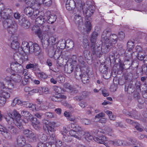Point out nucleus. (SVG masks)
<instances>
[{
  "instance_id": "nucleus-4",
  "label": "nucleus",
  "mask_w": 147,
  "mask_h": 147,
  "mask_svg": "<svg viewBox=\"0 0 147 147\" xmlns=\"http://www.w3.org/2000/svg\"><path fill=\"white\" fill-rule=\"evenodd\" d=\"M111 34V30L110 29H107L104 30L102 32L101 35V41L104 42L107 49L109 48L112 43H109V37Z\"/></svg>"
},
{
  "instance_id": "nucleus-15",
  "label": "nucleus",
  "mask_w": 147,
  "mask_h": 147,
  "mask_svg": "<svg viewBox=\"0 0 147 147\" xmlns=\"http://www.w3.org/2000/svg\"><path fill=\"white\" fill-rule=\"evenodd\" d=\"M29 3L33 9H34L36 10V12L38 13L37 14H38L39 12L38 11V9H40L41 5L36 2V0H30L29 1Z\"/></svg>"
},
{
  "instance_id": "nucleus-50",
  "label": "nucleus",
  "mask_w": 147,
  "mask_h": 147,
  "mask_svg": "<svg viewBox=\"0 0 147 147\" xmlns=\"http://www.w3.org/2000/svg\"><path fill=\"white\" fill-rule=\"evenodd\" d=\"M80 121L82 124L84 125H89L90 123V121L87 119H80Z\"/></svg>"
},
{
  "instance_id": "nucleus-58",
  "label": "nucleus",
  "mask_w": 147,
  "mask_h": 147,
  "mask_svg": "<svg viewBox=\"0 0 147 147\" xmlns=\"http://www.w3.org/2000/svg\"><path fill=\"white\" fill-rule=\"evenodd\" d=\"M28 138L31 139L33 141H36L37 139V135L32 132Z\"/></svg>"
},
{
  "instance_id": "nucleus-63",
  "label": "nucleus",
  "mask_w": 147,
  "mask_h": 147,
  "mask_svg": "<svg viewBox=\"0 0 147 147\" xmlns=\"http://www.w3.org/2000/svg\"><path fill=\"white\" fill-rule=\"evenodd\" d=\"M40 108L41 110H46L48 108V104L47 103L42 104L40 106Z\"/></svg>"
},
{
  "instance_id": "nucleus-34",
  "label": "nucleus",
  "mask_w": 147,
  "mask_h": 147,
  "mask_svg": "<svg viewBox=\"0 0 147 147\" xmlns=\"http://www.w3.org/2000/svg\"><path fill=\"white\" fill-rule=\"evenodd\" d=\"M84 135L86 139L88 141H90V140H94V137L91 134V133H89L88 132H86L84 134H84L83 135Z\"/></svg>"
},
{
  "instance_id": "nucleus-41",
  "label": "nucleus",
  "mask_w": 147,
  "mask_h": 147,
  "mask_svg": "<svg viewBox=\"0 0 147 147\" xmlns=\"http://www.w3.org/2000/svg\"><path fill=\"white\" fill-rule=\"evenodd\" d=\"M134 43L131 41H129L127 44V48L126 50L128 51H132L134 48Z\"/></svg>"
},
{
  "instance_id": "nucleus-60",
  "label": "nucleus",
  "mask_w": 147,
  "mask_h": 147,
  "mask_svg": "<svg viewBox=\"0 0 147 147\" xmlns=\"http://www.w3.org/2000/svg\"><path fill=\"white\" fill-rule=\"evenodd\" d=\"M57 80L58 82L62 83L64 81L65 79L63 76L61 75H59L57 78Z\"/></svg>"
},
{
  "instance_id": "nucleus-59",
  "label": "nucleus",
  "mask_w": 147,
  "mask_h": 147,
  "mask_svg": "<svg viewBox=\"0 0 147 147\" xmlns=\"http://www.w3.org/2000/svg\"><path fill=\"white\" fill-rule=\"evenodd\" d=\"M5 85H7V86H6L9 89H13L14 87V84L12 82H11L6 83L5 84Z\"/></svg>"
},
{
  "instance_id": "nucleus-21",
  "label": "nucleus",
  "mask_w": 147,
  "mask_h": 147,
  "mask_svg": "<svg viewBox=\"0 0 147 147\" xmlns=\"http://www.w3.org/2000/svg\"><path fill=\"white\" fill-rule=\"evenodd\" d=\"M133 60H131V59H125L124 61L123 62V65L124 66V67H123V66L121 67V68L122 69H123L124 68H129L131 67V65L133 63Z\"/></svg>"
},
{
  "instance_id": "nucleus-46",
  "label": "nucleus",
  "mask_w": 147,
  "mask_h": 147,
  "mask_svg": "<svg viewBox=\"0 0 147 147\" xmlns=\"http://www.w3.org/2000/svg\"><path fill=\"white\" fill-rule=\"evenodd\" d=\"M28 59V56L25 53L20 58L19 62L20 63H22L25 61L27 60Z\"/></svg>"
},
{
  "instance_id": "nucleus-3",
  "label": "nucleus",
  "mask_w": 147,
  "mask_h": 147,
  "mask_svg": "<svg viewBox=\"0 0 147 147\" xmlns=\"http://www.w3.org/2000/svg\"><path fill=\"white\" fill-rule=\"evenodd\" d=\"M98 34L96 32H92L90 39L91 42L90 50L93 55L96 54L98 52V50L97 49L100 48V46L96 47V42Z\"/></svg>"
},
{
  "instance_id": "nucleus-20",
  "label": "nucleus",
  "mask_w": 147,
  "mask_h": 147,
  "mask_svg": "<svg viewBox=\"0 0 147 147\" xmlns=\"http://www.w3.org/2000/svg\"><path fill=\"white\" fill-rule=\"evenodd\" d=\"M71 127L78 134L82 136L84 134V132L82 131V127L78 125H72Z\"/></svg>"
},
{
  "instance_id": "nucleus-57",
  "label": "nucleus",
  "mask_w": 147,
  "mask_h": 147,
  "mask_svg": "<svg viewBox=\"0 0 147 147\" xmlns=\"http://www.w3.org/2000/svg\"><path fill=\"white\" fill-rule=\"evenodd\" d=\"M93 132L94 133V135L98 136L99 135H100V134L102 132V129L100 128L94 129Z\"/></svg>"
},
{
  "instance_id": "nucleus-42",
  "label": "nucleus",
  "mask_w": 147,
  "mask_h": 147,
  "mask_svg": "<svg viewBox=\"0 0 147 147\" xmlns=\"http://www.w3.org/2000/svg\"><path fill=\"white\" fill-rule=\"evenodd\" d=\"M82 82L84 84H86L88 83L89 81L88 76L87 74H84L82 75L81 79Z\"/></svg>"
},
{
  "instance_id": "nucleus-9",
  "label": "nucleus",
  "mask_w": 147,
  "mask_h": 147,
  "mask_svg": "<svg viewBox=\"0 0 147 147\" xmlns=\"http://www.w3.org/2000/svg\"><path fill=\"white\" fill-rule=\"evenodd\" d=\"M22 64L15 62H13L11 64V68L12 70L16 72L21 73L24 70L22 66L21 65Z\"/></svg>"
},
{
  "instance_id": "nucleus-22",
  "label": "nucleus",
  "mask_w": 147,
  "mask_h": 147,
  "mask_svg": "<svg viewBox=\"0 0 147 147\" xmlns=\"http://www.w3.org/2000/svg\"><path fill=\"white\" fill-rule=\"evenodd\" d=\"M46 21L45 18L43 16H40L38 17L36 19L35 21L36 24L38 25H41L42 26V25Z\"/></svg>"
},
{
  "instance_id": "nucleus-7",
  "label": "nucleus",
  "mask_w": 147,
  "mask_h": 147,
  "mask_svg": "<svg viewBox=\"0 0 147 147\" xmlns=\"http://www.w3.org/2000/svg\"><path fill=\"white\" fill-rule=\"evenodd\" d=\"M5 87L3 83L0 81V88L1 89L0 90V95L6 100L10 97V94L8 90L5 88Z\"/></svg>"
},
{
  "instance_id": "nucleus-13",
  "label": "nucleus",
  "mask_w": 147,
  "mask_h": 147,
  "mask_svg": "<svg viewBox=\"0 0 147 147\" xmlns=\"http://www.w3.org/2000/svg\"><path fill=\"white\" fill-rule=\"evenodd\" d=\"M76 4L74 0H67L66 3V8L68 10H72L76 7Z\"/></svg>"
},
{
  "instance_id": "nucleus-23",
  "label": "nucleus",
  "mask_w": 147,
  "mask_h": 147,
  "mask_svg": "<svg viewBox=\"0 0 147 147\" xmlns=\"http://www.w3.org/2000/svg\"><path fill=\"white\" fill-rule=\"evenodd\" d=\"M55 125V123L53 122H49L46 125V127L49 132H53L55 131L54 128Z\"/></svg>"
},
{
  "instance_id": "nucleus-37",
  "label": "nucleus",
  "mask_w": 147,
  "mask_h": 147,
  "mask_svg": "<svg viewBox=\"0 0 147 147\" xmlns=\"http://www.w3.org/2000/svg\"><path fill=\"white\" fill-rule=\"evenodd\" d=\"M37 65H38L35 63H30L27 65L26 68L27 69H31L33 71H36V70Z\"/></svg>"
},
{
  "instance_id": "nucleus-54",
  "label": "nucleus",
  "mask_w": 147,
  "mask_h": 147,
  "mask_svg": "<svg viewBox=\"0 0 147 147\" xmlns=\"http://www.w3.org/2000/svg\"><path fill=\"white\" fill-rule=\"evenodd\" d=\"M81 17L79 15L76 16L75 20L76 22H79V24L80 25L82 24Z\"/></svg>"
},
{
  "instance_id": "nucleus-53",
  "label": "nucleus",
  "mask_w": 147,
  "mask_h": 147,
  "mask_svg": "<svg viewBox=\"0 0 147 147\" xmlns=\"http://www.w3.org/2000/svg\"><path fill=\"white\" fill-rule=\"evenodd\" d=\"M145 55L142 52L138 53L137 57L138 59L140 60H142L144 58Z\"/></svg>"
},
{
  "instance_id": "nucleus-61",
  "label": "nucleus",
  "mask_w": 147,
  "mask_h": 147,
  "mask_svg": "<svg viewBox=\"0 0 147 147\" xmlns=\"http://www.w3.org/2000/svg\"><path fill=\"white\" fill-rule=\"evenodd\" d=\"M64 142L59 140H57L56 143V146L57 147H63Z\"/></svg>"
},
{
  "instance_id": "nucleus-6",
  "label": "nucleus",
  "mask_w": 147,
  "mask_h": 147,
  "mask_svg": "<svg viewBox=\"0 0 147 147\" xmlns=\"http://www.w3.org/2000/svg\"><path fill=\"white\" fill-rule=\"evenodd\" d=\"M57 49L56 45H51L49 47L48 53L50 57H53L55 59L59 58L60 55L59 53H56Z\"/></svg>"
},
{
  "instance_id": "nucleus-31",
  "label": "nucleus",
  "mask_w": 147,
  "mask_h": 147,
  "mask_svg": "<svg viewBox=\"0 0 147 147\" xmlns=\"http://www.w3.org/2000/svg\"><path fill=\"white\" fill-rule=\"evenodd\" d=\"M134 54V52L131 51H128L126 50L125 53V59L133 60V54Z\"/></svg>"
},
{
  "instance_id": "nucleus-16",
  "label": "nucleus",
  "mask_w": 147,
  "mask_h": 147,
  "mask_svg": "<svg viewBox=\"0 0 147 147\" xmlns=\"http://www.w3.org/2000/svg\"><path fill=\"white\" fill-rule=\"evenodd\" d=\"M95 9V7L94 5H90L88 7L85 13L83 11V13L85 14L86 17H88L93 14Z\"/></svg>"
},
{
  "instance_id": "nucleus-51",
  "label": "nucleus",
  "mask_w": 147,
  "mask_h": 147,
  "mask_svg": "<svg viewBox=\"0 0 147 147\" xmlns=\"http://www.w3.org/2000/svg\"><path fill=\"white\" fill-rule=\"evenodd\" d=\"M23 132L25 136L28 138L29 136L32 134V132L28 129H26L24 130Z\"/></svg>"
},
{
  "instance_id": "nucleus-38",
  "label": "nucleus",
  "mask_w": 147,
  "mask_h": 147,
  "mask_svg": "<svg viewBox=\"0 0 147 147\" xmlns=\"http://www.w3.org/2000/svg\"><path fill=\"white\" fill-rule=\"evenodd\" d=\"M36 33L40 40H43L45 39V34L42 33L40 29H38L36 31Z\"/></svg>"
},
{
  "instance_id": "nucleus-12",
  "label": "nucleus",
  "mask_w": 147,
  "mask_h": 147,
  "mask_svg": "<svg viewBox=\"0 0 147 147\" xmlns=\"http://www.w3.org/2000/svg\"><path fill=\"white\" fill-rule=\"evenodd\" d=\"M32 42H27L24 41L22 42V44L21 51H22L24 53H29L30 47L32 45Z\"/></svg>"
},
{
  "instance_id": "nucleus-36",
  "label": "nucleus",
  "mask_w": 147,
  "mask_h": 147,
  "mask_svg": "<svg viewBox=\"0 0 147 147\" xmlns=\"http://www.w3.org/2000/svg\"><path fill=\"white\" fill-rule=\"evenodd\" d=\"M37 76L38 77L42 80H45L47 77V75L43 72H37Z\"/></svg>"
},
{
  "instance_id": "nucleus-62",
  "label": "nucleus",
  "mask_w": 147,
  "mask_h": 147,
  "mask_svg": "<svg viewBox=\"0 0 147 147\" xmlns=\"http://www.w3.org/2000/svg\"><path fill=\"white\" fill-rule=\"evenodd\" d=\"M6 100V99H5L0 95V107H1L4 105Z\"/></svg>"
},
{
  "instance_id": "nucleus-14",
  "label": "nucleus",
  "mask_w": 147,
  "mask_h": 147,
  "mask_svg": "<svg viewBox=\"0 0 147 147\" xmlns=\"http://www.w3.org/2000/svg\"><path fill=\"white\" fill-rule=\"evenodd\" d=\"M24 13L26 15H28L29 16H31L32 17V15L36 18L37 14V13H35V12H34V9L31 7H27L25 8L24 9Z\"/></svg>"
},
{
  "instance_id": "nucleus-24",
  "label": "nucleus",
  "mask_w": 147,
  "mask_h": 147,
  "mask_svg": "<svg viewBox=\"0 0 147 147\" xmlns=\"http://www.w3.org/2000/svg\"><path fill=\"white\" fill-rule=\"evenodd\" d=\"M80 68L77 67L75 71V78L78 80H81L82 76V73L81 72Z\"/></svg>"
},
{
  "instance_id": "nucleus-5",
  "label": "nucleus",
  "mask_w": 147,
  "mask_h": 147,
  "mask_svg": "<svg viewBox=\"0 0 147 147\" xmlns=\"http://www.w3.org/2000/svg\"><path fill=\"white\" fill-rule=\"evenodd\" d=\"M13 14L11 9L9 8L3 7L1 9L0 11V15L2 16V18L6 20L8 19H10L11 17Z\"/></svg>"
},
{
  "instance_id": "nucleus-33",
  "label": "nucleus",
  "mask_w": 147,
  "mask_h": 147,
  "mask_svg": "<svg viewBox=\"0 0 147 147\" xmlns=\"http://www.w3.org/2000/svg\"><path fill=\"white\" fill-rule=\"evenodd\" d=\"M13 80L15 82L20 83L22 79V77L18 74L13 75L12 77Z\"/></svg>"
},
{
  "instance_id": "nucleus-52",
  "label": "nucleus",
  "mask_w": 147,
  "mask_h": 147,
  "mask_svg": "<svg viewBox=\"0 0 147 147\" xmlns=\"http://www.w3.org/2000/svg\"><path fill=\"white\" fill-rule=\"evenodd\" d=\"M105 133L109 136H111L113 135V131L112 129L109 127H107L105 128Z\"/></svg>"
},
{
  "instance_id": "nucleus-32",
  "label": "nucleus",
  "mask_w": 147,
  "mask_h": 147,
  "mask_svg": "<svg viewBox=\"0 0 147 147\" xmlns=\"http://www.w3.org/2000/svg\"><path fill=\"white\" fill-rule=\"evenodd\" d=\"M22 22H20L21 26L25 29L28 28L30 26V23L29 21L26 20L25 18L22 19Z\"/></svg>"
},
{
  "instance_id": "nucleus-30",
  "label": "nucleus",
  "mask_w": 147,
  "mask_h": 147,
  "mask_svg": "<svg viewBox=\"0 0 147 147\" xmlns=\"http://www.w3.org/2000/svg\"><path fill=\"white\" fill-rule=\"evenodd\" d=\"M17 142L18 145L19 146L24 145L26 142L25 138L23 136H18L17 140Z\"/></svg>"
},
{
  "instance_id": "nucleus-28",
  "label": "nucleus",
  "mask_w": 147,
  "mask_h": 147,
  "mask_svg": "<svg viewBox=\"0 0 147 147\" xmlns=\"http://www.w3.org/2000/svg\"><path fill=\"white\" fill-rule=\"evenodd\" d=\"M110 36V38L108 42H109V44L111 43H112L111 47L113 46V44H114L116 43L118 36L115 34H113L111 35Z\"/></svg>"
},
{
  "instance_id": "nucleus-11",
  "label": "nucleus",
  "mask_w": 147,
  "mask_h": 147,
  "mask_svg": "<svg viewBox=\"0 0 147 147\" xmlns=\"http://www.w3.org/2000/svg\"><path fill=\"white\" fill-rule=\"evenodd\" d=\"M108 69V67L106 65L103 64L100 65L99 68V71L103 74V77L106 79H108L110 77V76L107 71Z\"/></svg>"
},
{
  "instance_id": "nucleus-2",
  "label": "nucleus",
  "mask_w": 147,
  "mask_h": 147,
  "mask_svg": "<svg viewBox=\"0 0 147 147\" xmlns=\"http://www.w3.org/2000/svg\"><path fill=\"white\" fill-rule=\"evenodd\" d=\"M8 131L13 135H15L17 132V130L16 128L13 126L8 127V129H7L0 125V134L7 139H10L11 137V134Z\"/></svg>"
},
{
  "instance_id": "nucleus-19",
  "label": "nucleus",
  "mask_w": 147,
  "mask_h": 147,
  "mask_svg": "<svg viewBox=\"0 0 147 147\" xmlns=\"http://www.w3.org/2000/svg\"><path fill=\"white\" fill-rule=\"evenodd\" d=\"M94 140L97 143L105 144V142L107 140L106 137L105 136H101L98 137H94Z\"/></svg>"
},
{
  "instance_id": "nucleus-35",
  "label": "nucleus",
  "mask_w": 147,
  "mask_h": 147,
  "mask_svg": "<svg viewBox=\"0 0 147 147\" xmlns=\"http://www.w3.org/2000/svg\"><path fill=\"white\" fill-rule=\"evenodd\" d=\"M78 61L79 65H78V67L81 68L84 67L86 65L85 62L84 61L83 57L82 56H80L78 57Z\"/></svg>"
},
{
  "instance_id": "nucleus-29",
  "label": "nucleus",
  "mask_w": 147,
  "mask_h": 147,
  "mask_svg": "<svg viewBox=\"0 0 147 147\" xmlns=\"http://www.w3.org/2000/svg\"><path fill=\"white\" fill-rule=\"evenodd\" d=\"M69 134L72 136L80 140L82 137L81 135L79 134L78 132H77L72 129L69 132Z\"/></svg>"
},
{
  "instance_id": "nucleus-26",
  "label": "nucleus",
  "mask_w": 147,
  "mask_h": 147,
  "mask_svg": "<svg viewBox=\"0 0 147 147\" xmlns=\"http://www.w3.org/2000/svg\"><path fill=\"white\" fill-rule=\"evenodd\" d=\"M56 16L55 15L50 14L47 17V21L49 24H51L56 20Z\"/></svg>"
},
{
  "instance_id": "nucleus-10",
  "label": "nucleus",
  "mask_w": 147,
  "mask_h": 147,
  "mask_svg": "<svg viewBox=\"0 0 147 147\" xmlns=\"http://www.w3.org/2000/svg\"><path fill=\"white\" fill-rule=\"evenodd\" d=\"M21 114L26 119V120H24V122H25V123H27L28 121H30L31 122H32L33 121H34V118L28 111L23 110L21 111Z\"/></svg>"
},
{
  "instance_id": "nucleus-1",
  "label": "nucleus",
  "mask_w": 147,
  "mask_h": 147,
  "mask_svg": "<svg viewBox=\"0 0 147 147\" xmlns=\"http://www.w3.org/2000/svg\"><path fill=\"white\" fill-rule=\"evenodd\" d=\"M3 25L5 28H7L8 33L13 34L17 30L18 26L15 21H13L11 19L4 20Z\"/></svg>"
},
{
  "instance_id": "nucleus-40",
  "label": "nucleus",
  "mask_w": 147,
  "mask_h": 147,
  "mask_svg": "<svg viewBox=\"0 0 147 147\" xmlns=\"http://www.w3.org/2000/svg\"><path fill=\"white\" fill-rule=\"evenodd\" d=\"M11 114H12L13 118L14 117L16 120L21 118V115L16 110H14Z\"/></svg>"
},
{
  "instance_id": "nucleus-8",
  "label": "nucleus",
  "mask_w": 147,
  "mask_h": 147,
  "mask_svg": "<svg viewBox=\"0 0 147 147\" xmlns=\"http://www.w3.org/2000/svg\"><path fill=\"white\" fill-rule=\"evenodd\" d=\"M30 48L29 53H30L34 54L36 56L42 54L40 47L36 43H34V44L32 43Z\"/></svg>"
},
{
  "instance_id": "nucleus-25",
  "label": "nucleus",
  "mask_w": 147,
  "mask_h": 147,
  "mask_svg": "<svg viewBox=\"0 0 147 147\" xmlns=\"http://www.w3.org/2000/svg\"><path fill=\"white\" fill-rule=\"evenodd\" d=\"M14 118L13 115L10 113L8 114V115L6 116L5 119L8 123L10 125H13L14 123Z\"/></svg>"
},
{
  "instance_id": "nucleus-27",
  "label": "nucleus",
  "mask_w": 147,
  "mask_h": 147,
  "mask_svg": "<svg viewBox=\"0 0 147 147\" xmlns=\"http://www.w3.org/2000/svg\"><path fill=\"white\" fill-rule=\"evenodd\" d=\"M132 84L129 83H126L125 84V90L129 93H132L134 92L133 89H132Z\"/></svg>"
},
{
  "instance_id": "nucleus-64",
  "label": "nucleus",
  "mask_w": 147,
  "mask_h": 147,
  "mask_svg": "<svg viewBox=\"0 0 147 147\" xmlns=\"http://www.w3.org/2000/svg\"><path fill=\"white\" fill-rule=\"evenodd\" d=\"M125 36V35L124 33L122 31H121L119 33L118 37L119 39L122 40L124 38Z\"/></svg>"
},
{
  "instance_id": "nucleus-56",
  "label": "nucleus",
  "mask_w": 147,
  "mask_h": 147,
  "mask_svg": "<svg viewBox=\"0 0 147 147\" xmlns=\"http://www.w3.org/2000/svg\"><path fill=\"white\" fill-rule=\"evenodd\" d=\"M52 3L51 0H44L43 4L45 6L49 7L50 6Z\"/></svg>"
},
{
  "instance_id": "nucleus-39",
  "label": "nucleus",
  "mask_w": 147,
  "mask_h": 147,
  "mask_svg": "<svg viewBox=\"0 0 147 147\" xmlns=\"http://www.w3.org/2000/svg\"><path fill=\"white\" fill-rule=\"evenodd\" d=\"M73 70V65H65V71L67 73H71Z\"/></svg>"
},
{
  "instance_id": "nucleus-49",
  "label": "nucleus",
  "mask_w": 147,
  "mask_h": 147,
  "mask_svg": "<svg viewBox=\"0 0 147 147\" xmlns=\"http://www.w3.org/2000/svg\"><path fill=\"white\" fill-rule=\"evenodd\" d=\"M59 94L53 95L50 97L51 100L54 101H59Z\"/></svg>"
},
{
  "instance_id": "nucleus-47",
  "label": "nucleus",
  "mask_w": 147,
  "mask_h": 147,
  "mask_svg": "<svg viewBox=\"0 0 147 147\" xmlns=\"http://www.w3.org/2000/svg\"><path fill=\"white\" fill-rule=\"evenodd\" d=\"M32 123V125L33 127L36 130H38L40 128V123L39 121L36 122V123H34L33 121L31 122Z\"/></svg>"
},
{
  "instance_id": "nucleus-44",
  "label": "nucleus",
  "mask_w": 147,
  "mask_h": 147,
  "mask_svg": "<svg viewBox=\"0 0 147 147\" xmlns=\"http://www.w3.org/2000/svg\"><path fill=\"white\" fill-rule=\"evenodd\" d=\"M66 45L67 47L69 48L70 49L72 48L74 46V43L73 41L70 39H68L67 40Z\"/></svg>"
},
{
  "instance_id": "nucleus-45",
  "label": "nucleus",
  "mask_w": 147,
  "mask_h": 147,
  "mask_svg": "<svg viewBox=\"0 0 147 147\" xmlns=\"http://www.w3.org/2000/svg\"><path fill=\"white\" fill-rule=\"evenodd\" d=\"M16 125L20 129L22 127V125L23 124V122H24V120L23 121L22 119H17L16 120Z\"/></svg>"
},
{
  "instance_id": "nucleus-48",
  "label": "nucleus",
  "mask_w": 147,
  "mask_h": 147,
  "mask_svg": "<svg viewBox=\"0 0 147 147\" xmlns=\"http://www.w3.org/2000/svg\"><path fill=\"white\" fill-rule=\"evenodd\" d=\"M133 125L134 126L136 130L140 132H142L143 131L142 129L140 127V124L136 122H134L133 123Z\"/></svg>"
},
{
  "instance_id": "nucleus-17",
  "label": "nucleus",
  "mask_w": 147,
  "mask_h": 147,
  "mask_svg": "<svg viewBox=\"0 0 147 147\" xmlns=\"http://www.w3.org/2000/svg\"><path fill=\"white\" fill-rule=\"evenodd\" d=\"M11 46L12 49L17 52H20L21 51L22 48L20 47V44L18 41H13L11 44Z\"/></svg>"
},
{
  "instance_id": "nucleus-18",
  "label": "nucleus",
  "mask_w": 147,
  "mask_h": 147,
  "mask_svg": "<svg viewBox=\"0 0 147 147\" xmlns=\"http://www.w3.org/2000/svg\"><path fill=\"white\" fill-rule=\"evenodd\" d=\"M76 7L78 11L81 12L83 11V7L84 6V2L80 0H76Z\"/></svg>"
},
{
  "instance_id": "nucleus-43",
  "label": "nucleus",
  "mask_w": 147,
  "mask_h": 147,
  "mask_svg": "<svg viewBox=\"0 0 147 147\" xmlns=\"http://www.w3.org/2000/svg\"><path fill=\"white\" fill-rule=\"evenodd\" d=\"M56 38L53 36L50 37L47 41L49 43L52 45H55Z\"/></svg>"
},
{
  "instance_id": "nucleus-55",
  "label": "nucleus",
  "mask_w": 147,
  "mask_h": 147,
  "mask_svg": "<svg viewBox=\"0 0 147 147\" xmlns=\"http://www.w3.org/2000/svg\"><path fill=\"white\" fill-rule=\"evenodd\" d=\"M66 46V42L65 41L62 40L60 42V46H59V47L60 49H63L65 48Z\"/></svg>"
}]
</instances>
